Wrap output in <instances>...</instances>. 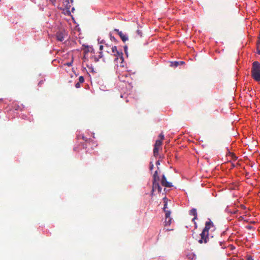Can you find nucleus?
<instances>
[{"instance_id":"11","label":"nucleus","mask_w":260,"mask_h":260,"mask_svg":"<svg viewBox=\"0 0 260 260\" xmlns=\"http://www.w3.org/2000/svg\"><path fill=\"white\" fill-rule=\"evenodd\" d=\"M185 62L183 61H175L172 62V66L177 67L179 65L183 64Z\"/></svg>"},{"instance_id":"9","label":"nucleus","mask_w":260,"mask_h":260,"mask_svg":"<svg viewBox=\"0 0 260 260\" xmlns=\"http://www.w3.org/2000/svg\"><path fill=\"white\" fill-rule=\"evenodd\" d=\"M159 177L157 171H155L153 176V182H159Z\"/></svg>"},{"instance_id":"4","label":"nucleus","mask_w":260,"mask_h":260,"mask_svg":"<svg viewBox=\"0 0 260 260\" xmlns=\"http://www.w3.org/2000/svg\"><path fill=\"white\" fill-rule=\"evenodd\" d=\"M110 50L111 51L112 55H113L116 57L115 58V60L120 58L121 61H123V54L121 51L117 50L116 46H112L110 48Z\"/></svg>"},{"instance_id":"22","label":"nucleus","mask_w":260,"mask_h":260,"mask_svg":"<svg viewBox=\"0 0 260 260\" xmlns=\"http://www.w3.org/2000/svg\"><path fill=\"white\" fill-rule=\"evenodd\" d=\"M124 50L125 53L126 54V55H127V46H125L124 47Z\"/></svg>"},{"instance_id":"36","label":"nucleus","mask_w":260,"mask_h":260,"mask_svg":"<svg viewBox=\"0 0 260 260\" xmlns=\"http://www.w3.org/2000/svg\"><path fill=\"white\" fill-rule=\"evenodd\" d=\"M74 10H75V8H72V12H73Z\"/></svg>"},{"instance_id":"3","label":"nucleus","mask_w":260,"mask_h":260,"mask_svg":"<svg viewBox=\"0 0 260 260\" xmlns=\"http://www.w3.org/2000/svg\"><path fill=\"white\" fill-rule=\"evenodd\" d=\"M62 3V7L60 8L61 10H62L64 11V14L67 15H70L71 11V5L70 3V0H61Z\"/></svg>"},{"instance_id":"20","label":"nucleus","mask_w":260,"mask_h":260,"mask_svg":"<svg viewBox=\"0 0 260 260\" xmlns=\"http://www.w3.org/2000/svg\"><path fill=\"white\" fill-rule=\"evenodd\" d=\"M73 60H72L71 62L64 63V65H67L69 67L71 66L73 64Z\"/></svg>"},{"instance_id":"28","label":"nucleus","mask_w":260,"mask_h":260,"mask_svg":"<svg viewBox=\"0 0 260 260\" xmlns=\"http://www.w3.org/2000/svg\"><path fill=\"white\" fill-rule=\"evenodd\" d=\"M82 139L84 140L85 141H88V139L84 136H82Z\"/></svg>"},{"instance_id":"25","label":"nucleus","mask_w":260,"mask_h":260,"mask_svg":"<svg viewBox=\"0 0 260 260\" xmlns=\"http://www.w3.org/2000/svg\"><path fill=\"white\" fill-rule=\"evenodd\" d=\"M137 34H138L139 36H140L141 37L142 36V32H141V30H137Z\"/></svg>"},{"instance_id":"23","label":"nucleus","mask_w":260,"mask_h":260,"mask_svg":"<svg viewBox=\"0 0 260 260\" xmlns=\"http://www.w3.org/2000/svg\"><path fill=\"white\" fill-rule=\"evenodd\" d=\"M80 84L81 83L80 82H78L75 84V87L77 88H79L80 87Z\"/></svg>"},{"instance_id":"21","label":"nucleus","mask_w":260,"mask_h":260,"mask_svg":"<svg viewBox=\"0 0 260 260\" xmlns=\"http://www.w3.org/2000/svg\"><path fill=\"white\" fill-rule=\"evenodd\" d=\"M159 137L160 138V140H164V135L162 134V133H161L159 135Z\"/></svg>"},{"instance_id":"19","label":"nucleus","mask_w":260,"mask_h":260,"mask_svg":"<svg viewBox=\"0 0 260 260\" xmlns=\"http://www.w3.org/2000/svg\"><path fill=\"white\" fill-rule=\"evenodd\" d=\"M84 81V78L83 77V76H80L79 78V82H80V83H83Z\"/></svg>"},{"instance_id":"5","label":"nucleus","mask_w":260,"mask_h":260,"mask_svg":"<svg viewBox=\"0 0 260 260\" xmlns=\"http://www.w3.org/2000/svg\"><path fill=\"white\" fill-rule=\"evenodd\" d=\"M161 183L162 186L166 187H171L173 186L172 183L167 180V178L164 175H162Z\"/></svg>"},{"instance_id":"8","label":"nucleus","mask_w":260,"mask_h":260,"mask_svg":"<svg viewBox=\"0 0 260 260\" xmlns=\"http://www.w3.org/2000/svg\"><path fill=\"white\" fill-rule=\"evenodd\" d=\"M171 212L166 213L165 225H170L172 222V218L170 217Z\"/></svg>"},{"instance_id":"34","label":"nucleus","mask_w":260,"mask_h":260,"mask_svg":"<svg viewBox=\"0 0 260 260\" xmlns=\"http://www.w3.org/2000/svg\"><path fill=\"white\" fill-rule=\"evenodd\" d=\"M191 214H192V215L195 216V212H191Z\"/></svg>"},{"instance_id":"24","label":"nucleus","mask_w":260,"mask_h":260,"mask_svg":"<svg viewBox=\"0 0 260 260\" xmlns=\"http://www.w3.org/2000/svg\"><path fill=\"white\" fill-rule=\"evenodd\" d=\"M246 260H254V259L251 256L248 255L246 257Z\"/></svg>"},{"instance_id":"7","label":"nucleus","mask_w":260,"mask_h":260,"mask_svg":"<svg viewBox=\"0 0 260 260\" xmlns=\"http://www.w3.org/2000/svg\"><path fill=\"white\" fill-rule=\"evenodd\" d=\"M65 33L63 32H58L56 34V38L57 41L62 42L64 39Z\"/></svg>"},{"instance_id":"1","label":"nucleus","mask_w":260,"mask_h":260,"mask_svg":"<svg viewBox=\"0 0 260 260\" xmlns=\"http://www.w3.org/2000/svg\"><path fill=\"white\" fill-rule=\"evenodd\" d=\"M210 230H215V226L213 222L208 219L206 221L205 226L203 230L202 233L200 234L201 238L198 240L200 244L206 243L209 240V231Z\"/></svg>"},{"instance_id":"6","label":"nucleus","mask_w":260,"mask_h":260,"mask_svg":"<svg viewBox=\"0 0 260 260\" xmlns=\"http://www.w3.org/2000/svg\"><path fill=\"white\" fill-rule=\"evenodd\" d=\"M114 31H116L117 34L119 36L120 38L123 42L128 40V37L124 35L122 31H119L118 29H114Z\"/></svg>"},{"instance_id":"27","label":"nucleus","mask_w":260,"mask_h":260,"mask_svg":"<svg viewBox=\"0 0 260 260\" xmlns=\"http://www.w3.org/2000/svg\"><path fill=\"white\" fill-rule=\"evenodd\" d=\"M153 167H154L153 164L152 162H151L150 164V169L151 170H152L153 168Z\"/></svg>"},{"instance_id":"30","label":"nucleus","mask_w":260,"mask_h":260,"mask_svg":"<svg viewBox=\"0 0 260 260\" xmlns=\"http://www.w3.org/2000/svg\"><path fill=\"white\" fill-rule=\"evenodd\" d=\"M245 207L244 205H241V209H245Z\"/></svg>"},{"instance_id":"15","label":"nucleus","mask_w":260,"mask_h":260,"mask_svg":"<svg viewBox=\"0 0 260 260\" xmlns=\"http://www.w3.org/2000/svg\"><path fill=\"white\" fill-rule=\"evenodd\" d=\"M105 48H106V52L108 53H109V54H110L111 55H112V54H111V51L110 50V47L107 45V44H106L105 45Z\"/></svg>"},{"instance_id":"37","label":"nucleus","mask_w":260,"mask_h":260,"mask_svg":"<svg viewBox=\"0 0 260 260\" xmlns=\"http://www.w3.org/2000/svg\"><path fill=\"white\" fill-rule=\"evenodd\" d=\"M231 260H235V259H232Z\"/></svg>"},{"instance_id":"10","label":"nucleus","mask_w":260,"mask_h":260,"mask_svg":"<svg viewBox=\"0 0 260 260\" xmlns=\"http://www.w3.org/2000/svg\"><path fill=\"white\" fill-rule=\"evenodd\" d=\"M159 182H153L152 189L151 191V195L153 194V192L157 189L158 187Z\"/></svg>"},{"instance_id":"33","label":"nucleus","mask_w":260,"mask_h":260,"mask_svg":"<svg viewBox=\"0 0 260 260\" xmlns=\"http://www.w3.org/2000/svg\"><path fill=\"white\" fill-rule=\"evenodd\" d=\"M190 211H191V212L195 211V209L193 208V209H191L190 210Z\"/></svg>"},{"instance_id":"32","label":"nucleus","mask_w":260,"mask_h":260,"mask_svg":"<svg viewBox=\"0 0 260 260\" xmlns=\"http://www.w3.org/2000/svg\"><path fill=\"white\" fill-rule=\"evenodd\" d=\"M110 38H111V40H112V39L114 40L115 39L114 37H112L111 35H110Z\"/></svg>"},{"instance_id":"14","label":"nucleus","mask_w":260,"mask_h":260,"mask_svg":"<svg viewBox=\"0 0 260 260\" xmlns=\"http://www.w3.org/2000/svg\"><path fill=\"white\" fill-rule=\"evenodd\" d=\"M239 219H240V220H244V221H247V222L249 221V219H248L247 218L246 215H243V216H240L239 217Z\"/></svg>"},{"instance_id":"35","label":"nucleus","mask_w":260,"mask_h":260,"mask_svg":"<svg viewBox=\"0 0 260 260\" xmlns=\"http://www.w3.org/2000/svg\"><path fill=\"white\" fill-rule=\"evenodd\" d=\"M192 221H195V216L192 219Z\"/></svg>"},{"instance_id":"12","label":"nucleus","mask_w":260,"mask_h":260,"mask_svg":"<svg viewBox=\"0 0 260 260\" xmlns=\"http://www.w3.org/2000/svg\"><path fill=\"white\" fill-rule=\"evenodd\" d=\"M159 147L154 146V148L153 149V154L154 156H157L158 155V151H159Z\"/></svg>"},{"instance_id":"16","label":"nucleus","mask_w":260,"mask_h":260,"mask_svg":"<svg viewBox=\"0 0 260 260\" xmlns=\"http://www.w3.org/2000/svg\"><path fill=\"white\" fill-rule=\"evenodd\" d=\"M103 48H104V46H103V45H100V50L101 51H102V50L103 49ZM99 57H100V58H103V57H104V55H103V52H102V51H101V52H100Z\"/></svg>"},{"instance_id":"29","label":"nucleus","mask_w":260,"mask_h":260,"mask_svg":"<svg viewBox=\"0 0 260 260\" xmlns=\"http://www.w3.org/2000/svg\"><path fill=\"white\" fill-rule=\"evenodd\" d=\"M257 44L258 45H260V38L258 39L257 42Z\"/></svg>"},{"instance_id":"13","label":"nucleus","mask_w":260,"mask_h":260,"mask_svg":"<svg viewBox=\"0 0 260 260\" xmlns=\"http://www.w3.org/2000/svg\"><path fill=\"white\" fill-rule=\"evenodd\" d=\"M164 207H163L164 211H167L166 210V209L168 208V207H167L168 202H167V199L166 198H164Z\"/></svg>"},{"instance_id":"17","label":"nucleus","mask_w":260,"mask_h":260,"mask_svg":"<svg viewBox=\"0 0 260 260\" xmlns=\"http://www.w3.org/2000/svg\"><path fill=\"white\" fill-rule=\"evenodd\" d=\"M162 144V141L161 140H157L155 142V145L156 147H160Z\"/></svg>"},{"instance_id":"18","label":"nucleus","mask_w":260,"mask_h":260,"mask_svg":"<svg viewBox=\"0 0 260 260\" xmlns=\"http://www.w3.org/2000/svg\"><path fill=\"white\" fill-rule=\"evenodd\" d=\"M186 256L188 259H192L194 258V255L193 253H191L187 254Z\"/></svg>"},{"instance_id":"31","label":"nucleus","mask_w":260,"mask_h":260,"mask_svg":"<svg viewBox=\"0 0 260 260\" xmlns=\"http://www.w3.org/2000/svg\"><path fill=\"white\" fill-rule=\"evenodd\" d=\"M156 165H160L159 160L157 161L156 162Z\"/></svg>"},{"instance_id":"26","label":"nucleus","mask_w":260,"mask_h":260,"mask_svg":"<svg viewBox=\"0 0 260 260\" xmlns=\"http://www.w3.org/2000/svg\"><path fill=\"white\" fill-rule=\"evenodd\" d=\"M157 189L158 192H160V191L161 190V188L160 186L159 185V184L158 185V187H157Z\"/></svg>"},{"instance_id":"2","label":"nucleus","mask_w":260,"mask_h":260,"mask_svg":"<svg viewBox=\"0 0 260 260\" xmlns=\"http://www.w3.org/2000/svg\"><path fill=\"white\" fill-rule=\"evenodd\" d=\"M251 77L256 82L260 83V63L254 61L251 71Z\"/></svg>"}]
</instances>
